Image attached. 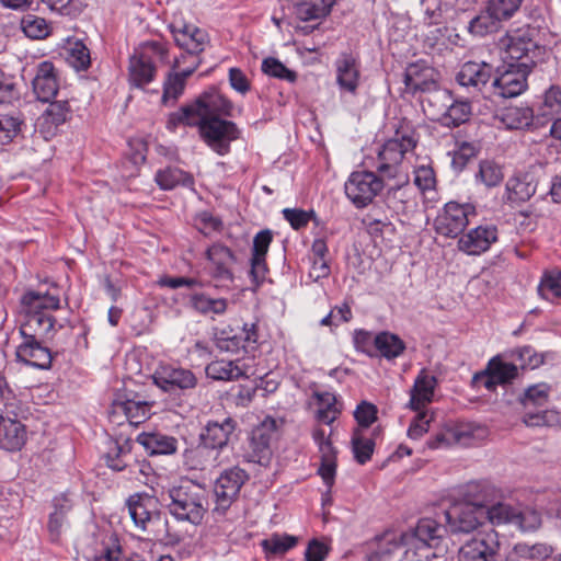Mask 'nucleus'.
<instances>
[{"label": "nucleus", "mask_w": 561, "mask_h": 561, "mask_svg": "<svg viewBox=\"0 0 561 561\" xmlns=\"http://www.w3.org/2000/svg\"><path fill=\"white\" fill-rule=\"evenodd\" d=\"M59 308L58 294L35 290L24 293L21 297V314L23 316L20 327L21 336L44 340L51 337L56 331V320L49 312Z\"/></svg>", "instance_id": "1"}, {"label": "nucleus", "mask_w": 561, "mask_h": 561, "mask_svg": "<svg viewBox=\"0 0 561 561\" xmlns=\"http://www.w3.org/2000/svg\"><path fill=\"white\" fill-rule=\"evenodd\" d=\"M446 530L435 519H420L413 529L403 533L401 561H430L436 556L433 550L439 548Z\"/></svg>", "instance_id": "2"}, {"label": "nucleus", "mask_w": 561, "mask_h": 561, "mask_svg": "<svg viewBox=\"0 0 561 561\" xmlns=\"http://www.w3.org/2000/svg\"><path fill=\"white\" fill-rule=\"evenodd\" d=\"M170 513L180 520L199 524L207 508L206 490L190 479H184L170 490Z\"/></svg>", "instance_id": "3"}, {"label": "nucleus", "mask_w": 561, "mask_h": 561, "mask_svg": "<svg viewBox=\"0 0 561 561\" xmlns=\"http://www.w3.org/2000/svg\"><path fill=\"white\" fill-rule=\"evenodd\" d=\"M536 34V28L529 25L507 32L500 41L503 64H526L527 68L533 69L541 54L535 39Z\"/></svg>", "instance_id": "4"}, {"label": "nucleus", "mask_w": 561, "mask_h": 561, "mask_svg": "<svg viewBox=\"0 0 561 561\" xmlns=\"http://www.w3.org/2000/svg\"><path fill=\"white\" fill-rule=\"evenodd\" d=\"M417 139L410 126H401L392 138L388 139L378 151V173L386 179H397L401 174L404 156L414 149Z\"/></svg>", "instance_id": "5"}, {"label": "nucleus", "mask_w": 561, "mask_h": 561, "mask_svg": "<svg viewBox=\"0 0 561 561\" xmlns=\"http://www.w3.org/2000/svg\"><path fill=\"white\" fill-rule=\"evenodd\" d=\"M233 104L216 88H209L204 91L194 103L181 107L178 112L171 114L169 124L176 126L180 123H187L194 116L202 119L213 117L232 116Z\"/></svg>", "instance_id": "6"}, {"label": "nucleus", "mask_w": 561, "mask_h": 561, "mask_svg": "<svg viewBox=\"0 0 561 561\" xmlns=\"http://www.w3.org/2000/svg\"><path fill=\"white\" fill-rule=\"evenodd\" d=\"M192 127H198L202 139L219 156H225L230 150V142L239 137V130L233 122L222 117L202 119L194 116L187 123H180Z\"/></svg>", "instance_id": "7"}, {"label": "nucleus", "mask_w": 561, "mask_h": 561, "mask_svg": "<svg viewBox=\"0 0 561 561\" xmlns=\"http://www.w3.org/2000/svg\"><path fill=\"white\" fill-rule=\"evenodd\" d=\"M167 45L162 42L150 41L141 44L130 57L129 81L137 88L151 82L156 76L154 60H165Z\"/></svg>", "instance_id": "8"}, {"label": "nucleus", "mask_w": 561, "mask_h": 561, "mask_svg": "<svg viewBox=\"0 0 561 561\" xmlns=\"http://www.w3.org/2000/svg\"><path fill=\"white\" fill-rule=\"evenodd\" d=\"M385 179L371 171H354L344 183L345 195L356 208H364L383 190Z\"/></svg>", "instance_id": "9"}, {"label": "nucleus", "mask_w": 561, "mask_h": 561, "mask_svg": "<svg viewBox=\"0 0 561 561\" xmlns=\"http://www.w3.org/2000/svg\"><path fill=\"white\" fill-rule=\"evenodd\" d=\"M476 215L477 210L473 204L448 202L435 218V231L444 237L456 238L463 232L470 219Z\"/></svg>", "instance_id": "10"}, {"label": "nucleus", "mask_w": 561, "mask_h": 561, "mask_svg": "<svg viewBox=\"0 0 561 561\" xmlns=\"http://www.w3.org/2000/svg\"><path fill=\"white\" fill-rule=\"evenodd\" d=\"M485 507L456 502L445 511L446 529L450 534H469L483 525Z\"/></svg>", "instance_id": "11"}, {"label": "nucleus", "mask_w": 561, "mask_h": 561, "mask_svg": "<svg viewBox=\"0 0 561 561\" xmlns=\"http://www.w3.org/2000/svg\"><path fill=\"white\" fill-rule=\"evenodd\" d=\"M518 376V367L504 359L502 355L489 359L482 371L474 374L472 382L476 387H483L494 391L497 386L512 383Z\"/></svg>", "instance_id": "12"}, {"label": "nucleus", "mask_w": 561, "mask_h": 561, "mask_svg": "<svg viewBox=\"0 0 561 561\" xmlns=\"http://www.w3.org/2000/svg\"><path fill=\"white\" fill-rule=\"evenodd\" d=\"M173 39L178 47L192 57V61L197 59L199 54L208 46L210 39L208 33L195 24L183 21H173L169 25Z\"/></svg>", "instance_id": "13"}, {"label": "nucleus", "mask_w": 561, "mask_h": 561, "mask_svg": "<svg viewBox=\"0 0 561 561\" xmlns=\"http://www.w3.org/2000/svg\"><path fill=\"white\" fill-rule=\"evenodd\" d=\"M248 476L238 467L224 471L214 485L215 511L224 514L237 499Z\"/></svg>", "instance_id": "14"}, {"label": "nucleus", "mask_w": 561, "mask_h": 561, "mask_svg": "<svg viewBox=\"0 0 561 561\" xmlns=\"http://www.w3.org/2000/svg\"><path fill=\"white\" fill-rule=\"evenodd\" d=\"M335 81L341 96L345 93L356 96L360 85L362 65L358 55L341 53L334 61Z\"/></svg>", "instance_id": "15"}, {"label": "nucleus", "mask_w": 561, "mask_h": 561, "mask_svg": "<svg viewBox=\"0 0 561 561\" xmlns=\"http://www.w3.org/2000/svg\"><path fill=\"white\" fill-rule=\"evenodd\" d=\"M531 70L526 64H503L493 83L497 94L503 98L520 95L528 87L527 77Z\"/></svg>", "instance_id": "16"}, {"label": "nucleus", "mask_w": 561, "mask_h": 561, "mask_svg": "<svg viewBox=\"0 0 561 561\" xmlns=\"http://www.w3.org/2000/svg\"><path fill=\"white\" fill-rule=\"evenodd\" d=\"M153 383L165 392L195 388L197 379L186 368L160 364L152 375Z\"/></svg>", "instance_id": "17"}, {"label": "nucleus", "mask_w": 561, "mask_h": 561, "mask_svg": "<svg viewBox=\"0 0 561 561\" xmlns=\"http://www.w3.org/2000/svg\"><path fill=\"white\" fill-rule=\"evenodd\" d=\"M497 534L491 529L479 533L461 546L459 561H493L499 550Z\"/></svg>", "instance_id": "18"}, {"label": "nucleus", "mask_w": 561, "mask_h": 561, "mask_svg": "<svg viewBox=\"0 0 561 561\" xmlns=\"http://www.w3.org/2000/svg\"><path fill=\"white\" fill-rule=\"evenodd\" d=\"M499 239V231L494 225H480L462 233L458 239L457 248L467 255H480L490 250Z\"/></svg>", "instance_id": "19"}, {"label": "nucleus", "mask_w": 561, "mask_h": 561, "mask_svg": "<svg viewBox=\"0 0 561 561\" xmlns=\"http://www.w3.org/2000/svg\"><path fill=\"white\" fill-rule=\"evenodd\" d=\"M127 507L135 526L142 531H147L149 526L160 518L158 501L149 494L130 495L127 500Z\"/></svg>", "instance_id": "20"}, {"label": "nucleus", "mask_w": 561, "mask_h": 561, "mask_svg": "<svg viewBox=\"0 0 561 561\" xmlns=\"http://www.w3.org/2000/svg\"><path fill=\"white\" fill-rule=\"evenodd\" d=\"M209 262V275L216 280H233L232 265L236 256L232 250L221 243H214L205 252Z\"/></svg>", "instance_id": "21"}, {"label": "nucleus", "mask_w": 561, "mask_h": 561, "mask_svg": "<svg viewBox=\"0 0 561 561\" xmlns=\"http://www.w3.org/2000/svg\"><path fill=\"white\" fill-rule=\"evenodd\" d=\"M44 339L22 337L16 347L18 360L41 369H47L51 365L50 350L43 345Z\"/></svg>", "instance_id": "22"}, {"label": "nucleus", "mask_w": 561, "mask_h": 561, "mask_svg": "<svg viewBox=\"0 0 561 561\" xmlns=\"http://www.w3.org/2000/svg\"><path fill=\"white\" fill-rule=\"evenodd\" d=\"M70 113L68 101L51 102L37 119L38 133L44 139H51L57 135L59 127L67 122Z\"/></svg>", "instance_id": "23"}, {"label": "nucleus", "mask_w": 561, "mask_h": 561, "mask_svg": "<svg viewBox=\"0 0 561 561\" xmlns=\"http://www.w3.org/2000/svg\"><path fill=\"white\" fill-rule=\"evenodd\" d=\"M437 72L425 61H416L408 66L404 72V85L408 92H430L436 89Z\"/></svg>", "instance_id": "24"}, {"label": "nucleus", "mask_w": 561, "mask_h": 561, "mask_svg": "<svg viewBox=\"0 0 561 561\" xmlns=\"http://www.w3.org/2000/svg\"><path fill=\"white\" fill-rule=\"evenodd\" d=\"M272 240L273 234L268 229L261 230L253 238L250 275L256 285H260L265 279L268 272L266 254L268 252Z\"/></svg>", "instance_id": "25"}, {"label": "nucleus", "mask_w": 561, "mask_h": 561, "mask_svg": "<svg viewBox=\"0 0 561 561\" xmlns=\"http://www.w3.org/2000/svg\"><path fill=\"white\" fill-rule=\"evenodd\" d=\"M436 386V377L425 368L421 369L409 391L408 408L413 411L426 410V407L433 402Z\"/></svg>", "instance_id": "26"}, {"label": "nucleus", "mask_w": 561, "mask_h": 561, "mask_svg": "<svg viewBox=\"0 0 561 561\" xmlns=\"http://www.w3.org/2000/svg\"><path fill=\"white\" fill-rule=\"evenodd\" d=\"M150 409L151 405L145 401L115 400L111 408V416L119 424V417L124 416L130 425H138L150 416Z\"/></svg>", "instance_id": "27"}, {"label": "nucleus", "mask_w": 561, "mask_h": 561, "mask_svg": "<svg viewBox=\"0 0 561 561\" xmlns=\"http://www.w3.org/2000/svg\"><path fill=\"white\" fill-rule=\"evenodd\" d=\"M472 435L473 430L470 424H458L436 433L426 445L430 450L444 449L456 444L468 445Z\"/></svg>", "instance_id": "28"}, {"label": "nucleus", "mask_w": 561, "mask_h": 561, "mask_svg": "<svg viewBox=\"0 0 561 561\" xmlns=\"http://www.w3.org/2000/svg\"><path fill=\"white\" fill-rule=\"evenodd\" d=\"M234 430V422L227 417L224 422H208L204 431L201 433V443L208 450L220 451L227 446L230 435Z\"/></svg>", "instance_id": "29"}, {"label": "nucleus", "mask_w": 561, "mask_h": 561, "mask_svg": "<svg viewBox=\"0 0 561 561\" xmlns=\"http://www.w3.org/2000/svg\"><path fill=\"white\" fill-rule=\"evenodd\" d=\"M70 500L61 494L53 500V512L48 516L47 529L53 541L60 539L62 533L68 527L67 515L71 511Z\"/></svg>", "instance_id": "30"}, {"label": "nucleus", "mask_w": 561, "mask_h": 561, "mask_svg": "<svg viewBox=\"0 0 561 561\" xmlns=\"http://www.w3.org/2000/svg\"><path fill=\"white\" fill-rule=\"evenodd\" d=\"M206 376L214 380L231 381L241 377H248V368L241 359L227 360L217 359L209 363L206 368Z\"/></svg>", "instance_id": "31"}, {"label": "nucleus", "mask_w": 561, "mask_h": 561, "mask_svg": "<svg viewBox=\"0 0 561 561\" xmlns=\"http://www.w3.org/2000/svg\"><path fill=\"white\" fill-rule=\"evenodd\" d=\"M33 89L37 99L43 102H48L56 95L58 84L51 62L43 61L38 65L36 76L33 80Z\"/></svg>", "instance_id": "32"}, {"label": "nucleus", "mask_w": 561, "mask_h": 561, "mask_svg": "<svg viewBox=\"0 0 561 561\" xmlns=\"http://www.w3.org/2000/svg\"><path fill=\"white\" fill-rule=\"evenodd\" d=\"M537 190V184L526 174L511 176L505 184V198L512 204L528 201Z\"/></svg>", "instance_id": "33"}, {"label": "nucleus", "mask_w": 561, "mask_h": 561, "mask_svg": "<svg viewBox=\"0 0 561 561\" xmlns=\"http://www.w3.org/2000/svg\"><path fill=\"white\" fill-rule=\"evenodd\" d=\"M137 443L151 456L171 455L178 450L176 438L162 433H142L138 435Z\"/></svg>", "instance_id": "34"}, {"label": "nucleus", "mask_w": 561, "mask_h": 561, "mask_svg": "<svg viewBox=\"0 0 561 561\" xmlns=\"http://www.w3.org/2000/svg\"><path fill=\"white\" fill-rule=\"evenodd\" d=\"M492 73V67L485 62H466L457 75V81L463 87L479 89L486 84Z\"/></svg>", "instance_id": "35"}, {"label": "nucleus", "mask_w": 561, "mask_h": 561, "mask_svg": "<svg viewBox=\"0 0 561 561\" xmlns=\"http://www.w3.org/2000/svg\"><path fill=\"white\" fill-rule=\"evenodd\" d=\"M199 66L197 59L191 61V66L180 72L170 73L164 82L162 101L164 104H174L185 88V80Z\"/></svg>", "instance_id": "36"}, {"label": "nucleus", "mask_w": 561, "mask_h": 561, "mask_svg": "<svg viewBox=\"0 0 561 561\" xmlns=\"http://www.w3.org/2000/svg\"><path fill=\"white\" fill-rule=\"evenodd\" d=\"M26 443L25 426L12 419H7L0 434V447L9 453H16Z\"/></svg>", "instance_id": "37"}, {"label": "nucleus", "mask_w": 561, "mask_h": 561, "mask_svg": "<svg viewBox=\"0 0 561 561\" xmlns=\"http://www.w3.org/2000/svg\"><path fill=\"white\" fill-rule=\"evenodd\" d=\"M188 301L193 310L206 317L222 316L228 309V300L226 298H213L202 291L192 294Z\"/></svg>", "instance_id": "38"}, {"label": "nucleus", "mask_w": 561, "mask_h": 561, "mask_svg": "<svg viewBox=\"0 0 561 561\" xmlns=\"http://www.w3.org/2000/svg\"><path fill=\"white\" fill-rule=\"evenodd\" d=\"M283 425L282 419L266 416L253 431L251 435V445L257 453L264 451L277 436V433Z\"/></svg>", "instance_id": "39"}, {"label": "nucleus", "mask_w": 561, "mask_h": 561, "mask_svg": "<svg viewBox=\"0 0 561 561\" xmlns=\"http://www.w3.org/2000/svg\"><path fill=\"white\" fill-rule=\"evenodd\" d=\"M312 398L317 405V419L319 422L330 425L341 413V407L333 392L314 391Z\"/></svg>", "instance_id": "40"}, {"label": "nucleus", "mask_w": 561, "mask_h": 561, "mask_svg": "<svg viewBox=\"0 0 561 561\" xmlns=\"http://www.w3.org/2000/svg\"><path fill=\"white\" fill-rule=\"evenodd\" d=\"M493 494V488L484 481H471L459 491L460 502L483 507H485V504L492 499Z\"/></svg>", "instance_id": "41"}, {"label": "nucleus", "mask_w": 561, "mask_h": 561, "mask_svg": "<svg viewBox=\"0 0 561 561\" xmlns=\"http://www.w3.org/2000/svg\"><path fill=\"white\" fill-rule=\"evenodd\" d=\"M335 0H301L294 5L295 14L301 21L324 19Z\"/></svg>", "instance_id": "42"}, {"label": "nucleus", "mask_w": 561, "mask_h": 561, "mask_svg": "<svg viewBox=\"0 0 561 561\" xmlns=\"http://www.w3.org/2000/svg\"><path fill=\"white\" fill-rule=\"evenodd\" d=\"M553 548L543 542L533 545L526 542L516 543L508 557L510 561L514 559H524L530 561H545L551 557Z\"/></svg>", "instance_id": "43"}, {"label": "nucleus", "mask_w": 561, "mask_h": 561, "mask_svg": "<svg viewBox=\"0 0 561 561\" xmlns=\"http://www.w3.org/2000/svg\"><path fill=\"white\" fill-rule=\"evenodd\" d=\"M375 346V352L387 359L399 357L405 350V343L397 334L388 331L376 334Z\"/></svg>", "instance_id": "44"}, {"label": "nucleus", "mask_w": 561, "mask_h": 561, "mask_svg": "<svg viewBox=\"0 0 561 561\" xmlns=\"http://www.w3.org/2000/svg\"><path fill=\"white\" fill-rule=\"evenodd\" d=\"M154 180L159 187L165 191L173 190L178 185L192 186L194 184L193 176L190 173L173 167L159 170Z\"/></svg>", "instance_id": "45"}, {"label": "nucleus", "mask_w": 561, "mask_h": 561, "mask_svg": "<svg viewBox=\"0 0 561 561\" xmlns=\"http://www.w3.org/2000/svg\"><path fill=\"white\" fill-rule=\"evenodd\" d=\"M25 127L21 113L0 114V144L9 145L15 140Z\"/></svg>", "instance_id": "46"}, {"label": "nucleus", "mask_w": 561, "mask_h": 561, "mask_svg": "<svg viewBox=\"0 0 561 561\" xmlns=\"http://www.w3.org/2000/svg\"><path fill=\"white\" fill-rule=\"evenodd\" d=\"M551 393V386L539 382L527 387L519 397V403L525 409L543 408L547 405Z\"/></svg>", "instance_id": "47"}, {"label": "nucleus", "mask_w": 561, "mask_h": 561, "mask_svg": "<svg viewBox=\"0 0 561 561\" xmlns=\"http://www.w3.org/2000/svg\"><path fill=\"white\" fill-rule=\"evenodd\" d=\"M399 547H403V533L386 531L376 539V548L370 561L375 558L378 561L388 559Z\"/></svg>", "instance_id": "48"}, {"label": "nucleus", "mask_w": 561, "mask_h": 561, "mask_svg": "<svg viewBox=\"0 0 561 561\" xmlns=\"http://www.w3.org/2000/svg\"><path fill=\"white\" fill-rule=\"evenodd\" d=\"M471 115V105L467 101H455L446 107L440 121L446 126H459L466 123Z\"/></svg>", "instance_id": "49"}, {"label": "nucleus", "mask_w": 561, "mask_h": 561, "mask_svg": "<svg viewBox=\"0 0 561 561\" xmlns=\"http://www.w3.org/2000/svg\"><path fill=\"white\" fill-rule=\"evenodd\" d=\"M21 28L23 33L32 39L46 38L51 32V27L46 20L34 14L23 16L21 20Z\"/></svg>", "instance_id": "50"}, {"label": "nucleus", "mask_w": 561, "mask_h": 561, "mask_svg": "<svg viewBox=\"0 0 561 561\" xmlns=\"http://www.w3.org/2000/svg\"><path fill=\"white\" fill-rule=\"evenodd\" d=\"M504 179L502 168L493 161L484 160L479 164L476 181L486 187L497 186Z\"/></svg>", "instance_id": "51"}, {"label": "nucleus", "mask_w": 561, "mask_h": 561, "mask_svg": "<svg viewBox=\"0 0 561 561\" xmlns=\"http://www.w3.org/2000/svg\"><path fill=\"white\" fill-rule=\"evenodd\" d=\"M67 60L77 70H85L90 64V51L82 41L68 42Z\"/></svg>", "instance_id": "52"}, {"label": "nucleus", "mask_w": 561, "mask_h": 561, "mask_svg": "<svg viewBox=\"0 0 561 561\" xmlns=\"http://www.w3.org/2000/svg\"><path fill=\"white\" fill-rule=\"evenodd\" d=\"M513 525L522 531H534L540 527L541 516L539 512L534 508H515Z\"/></svg>", "instance_id": "53"}, {"label": "nucleus", "mask_w": 561, "mask_h": 561, "mask_svg": "<svg viewBox=\"0 0 561 561\" xmlns=\"http://www.w3.org/2000/svg\"><path fill=\"white\" fill-rule=\"evenodd\" d=\"M523 0H489L488 12L495 19L503 21L512 18L519 9Z\"/></svg>", "instance_id": "54"}, {"label": "nucleus", "mask_w": 561, "mask_h": 561, "mask_svg": "<svg viewBox=\"0 0 561 561\" xmlns=\"http://www.w3.org/2000/svg\"><path fill=\"white\" fill-rule=\"evenodd\" d=\"M262 71L270 77L285 80L287 82H295L297 79V73L295 71L288 69L283 62L273 57H268L263 60Z\"/></svg>", "instance_id": "55"}, {"label": "nucleus", "mask_w": 561, "mask_h": 561, "mask_svg": "<svg viewBox=\"0 0 561 561\" xmlns=\"http://www.w3.org/2000/svg\"><path fill=\"white\" fill-rule=\"evenodd\" d=\"M376 442L369 430H356L352 436L354 456H371Z\"/></svg>", "instance_id": "56"}, {"label": "nucleus", "mask_w": 561, "mask_h": 561, "mask_svg": "<svg viewBox=\"0 0 561 561\" xmlns=\"http://www.w3.org/2000/svg\"><path fill=\"white\" fill-rule=\"evenodd\" d=\"M331 551V543L325 538H313L308 541L304 559L305 561H325Z\"/></svg>", "instance_id": "57"}, {"label": "nucleus", "mask_w": 561, "mask_h": 561, "mask_svg": "<svg viewBox=\"0 0 561 561\" xmlns=\"http://www.w3.org/2000/svg\"><path fill=\"white\" fill-rule=\"evenodd\" d=\"M500 20L495 19L488 9L485 12L477 15L469 22L468 31L476 36H484L496 28V23Z\"/></svg>", "instance_id": "58"}, {"label": "nucleus", "mask_w": 561, "mask_h": 561, "mask_svg": "<svg viewBox=\"0 0 561 561\" xmlns=\"http://www.w3.org/2000/svg\"><path fill=\"white\" fill-rule=\"evenodd\" d=\"M417 414L411 421L408 428V436L410 439L416 440L421 438L430 428L433 421V413L428 410L416 411Z\"/></svg>", "instance_id": "59"}, {"label": "nucleus", "mask_w": 561, "mask_h": 561, "mask_svg": "<svg viewBox=\"0 0 561 561\" xmlns=\"http://www.w3.org/2000/svg\"><path fill=\"white\" fill-rule=\"evenodd\" d=\"M502 121L510 129H519L529 125L531 114L528 110L511 107L504 112Z\"/></svg>", "instance_id": "60"}, {"label": "nucleus", "mask_w": 561, "mask_h": 561, "mask_svg": "<svg viewBox=\"0 0 561 561\" xmlns=\"http://www.w3.org/2000/svg\"><path fill=\"white\" fill-rule=\"evenodd\" d=\"M414 184L422 191H432L436 186L435 172L431 164H420L414 169Z\"/></svg>", "instance_id": "61"}, {"label": "nucleus", "mask_w": 561, "mask_h": 561, "mask_svg": "<svg viewBox=\"0 0 561 561\" xmlns=\"http://www.w3.org/2000/svg\"><path fill=\"white\" fill-rule=\"evenodd\" d=\"M485 519H489L493 525L512 524L514 519L515 508L506 504H496L486 508Z\"/></svg>", "instance_id": "62"}, {"label": "nucleus", "mask_w": 561, "mask_h": 561, "mask_svg": "<svg viewBox=\"0 0 561 561\" xmlns=\"http://www.w3.org/2000/svg\"><path fill=\"white\" fill-rule=\"evenodd\" d=\"M561 112V88L551 85L543 94L541 114L543 116L556 115Z\"/></svg>", "instance_id": "63"}, {"label": "nucleus", "mask_w": 561, "mask_h": 561, "mask_svg": "<svg viewBox=\"0 0 561 561\" xmlns=\"http://www.w3.org/2000/svg\"><path fill=\"white\" fill-rule=\"evenodd\" d=\"M541 291L547 297L561 300V271H551L545 275L540 284Z\"/></svg>", "instance_id": "64"}]
</instances>
